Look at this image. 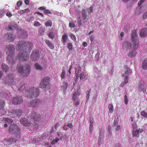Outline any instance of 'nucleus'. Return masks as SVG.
<instances>
[{
    "mask_svg": "<svg viewBox=\"0 0 147 147\" xmlns=\"http://www.w3.org/2000/svg\"><path fill=\"white\" fill-rule=\"evenodd\" d=\"M32 43L30 42H25L21 41L18 43L16 49L20 51L18 55L19 60L21 61H26L29 58V55L25 51L26 47L30 49L32 47Z\"/></svg>",
    "mask_w": 147,
    "mask_h": 147,
    "instance_id": "obj_1",
    "label": "nucleus"
},
{
    "mask_svg": "<svg viewBox=\"0 0 147 147\" xmlns=\"http://www.w3.org/2000/svg\"><path fill=\"white\" fill-rule=\"evenodd\" d=\"M138 36L136 30H133L131 36V40L133 44H131L127 40H125L123 44V49L125 51L131 49L136 50L139 44V41L137 39Z\"/></svg>",
    "mask_w": 147,
    "mask_h": 147,
    "instance_id": "obj_2",
    "label": "nucleus"
},
{
    "mask_svg": "<svg viewBox=\"0 0 147 147\" xmlns=\"http://www.w3.org/2000/svg\"><path fill=\"white\" fill-rule=\"evenodd\" d=\"M31 69V65L28 63H26L24 66L21 63H18L17 65L16 69L18 72L21 76L26 77L30 74Z\"/></svg>",
    "mask_w": 147,
    "mask_h": 147,
    "instance_id": "obj_3",
    "label": "nucleus"
},
{
    "mask_svg": "<svg viewBox=\"0 0 147 147\" xmlns=\"http://www.w3.org/2000/svg\"><path fill=\"white\" fill-rule=\"evenodd\" d=\"M26 94L27 97L35 98L39 95V91L37 88L31 87L27 89Z\"/></svg>",
    "mask_w": 147,
    "mask_h": 147,
    "instance_id": "obj_4",
    "label": "nucleus"
},
{
    "mask_svg": "<svg viewBox=\"0 0 147 147\" xmlns=\"http://www.w3.org/2000/svg\"><path fill=\"white\" fill-rule=\"evenodd\" d=\"M9 130L11 134H15L16 135V137L20 138V135L21 134L20 130L16 124H11L10 125L9 127Z\"/></svg>",
    "mask_w": 147,
    "mask_h": 147,
    "instance_id": "obj_5",
    "label": "nucleus"
},
{
    "mask_svg": "<svg viewBox=\"0 0 147 147\" xmlns=\"http://www.w3.org/2000/svg\"><path fill=\"white\" fill-rule=\"evenodd\" d=\"M29 119L32 121H39L41 118V116L37 112L33 111L30 114Z\"/></svg>",
    "mask_w": 147,
    "mask_h": 147,
    "instance_id": "obj_6",
    "label": "nucleus"
},
{
    "mask_svg": "<svg viewBox=\"0 0 147 147\" xmlns=\"http://www.w3.org/2000/svg\"><path fill=\"white\" fill-rule=\"evenodd\" d=\"M41 104L40 100L38 98H36L30 102L28 104V106L32 107L33 108H37Z\"/></svg>",
    "mask_w": 147,
    "mask_h": 147,
    "instance_id": "obj_7",
    "label": "nucleus"
},
{
    "mask_svg": "<svg viewBox=\"0 0 147 147\" xmlns=\"http://www.w3.org/2000/svg\"><path fill=\"white\" fill-rule=\"evenodd\" d=\"M40 56L39 51L37 50H33L32 53L30 58L33 61H36L39 59Z\"/></svg>",
    "mask_w": 147,
    "mask_h": 147,
    "instance_id": "obj_8",
    "label": "nucleus"
},
{
    "mask_svg": "<svg viewBox=\"0 0 147 147\" xmlns=\"http://www.w3.org/2000/svg\"><path fill=\"white\" fill-rule=\"evenodd\" d=\"M22 111L21 109L13 110L9 112V115L12 117L14 118L17 117H20L22 115Z\"/></svg>",
    "mask_w": 147,
    "mask_h": 147,
    "instance_id": "obj_9",
    "label": "nucleus"
},
{
    "mask_svg": "<svg viewBox=\"0 0 147 147\" xmlns=\"http://www.w3.org/2000/svg\"><path fill=\"white\" fill-rule=\"evenodd\" d=\"M15 50V47L12 45H7L5 49V51L6 53L8 55H13Z\"/></svg>",
    "mask_w": 147,
    "mask_h": 147,
    "instance_id": "obj_10",
    "label": "nucleus"
},
{
    "mask_svg": "<svg viewBox=\"0 0 147 147\" xmlns=\"http://www.w3.org/2000/svg\"><path fill=\"white\" fill-rule=\"evenodd\" d=\"M50 79L48 77H46L41 82L40 87L41 88H45L48 86L49 83Z\"/></svg>",
    "mask_w": 147,
    "mask_h": 147,
    "instance_id": "obj_11",
    "label": "nucleus"
},
{
    "mask_svg": "<svg viewBox=\"0 0 147 147\" xmlns=\"http://www.w3.org/2000/svg\"><path fill=\"white\" fill-rule=\"evenodd\" d=\"M27 84L24 82H20L18 85V90L20 92H24L26 90Z\"/></svg>",
    "mask_w": 147,
    "mask_h": 147,
    "instance_id": "obj_12",
    "label": "nucleus"
},
{
    "mask_svg": "<svg viewBox=\"0 0 147 147\" xmlns=\"http://www.w3.org/2000/svg\"><path fill=\"white\" fill-rule=\"evenodd\" d=\"M23 102V99L21 96H16L13 98L12 103L14 104H19Z\"/></svg>",
    "mask_w": 147,
    "mask_h": 147,
    "instance_id": "obj_13",
    "label": "nucleus"
},
{
    "mask_svg": "<svg viewBox=\"0 0 147 147\" xmlns=\"http://www.w3.org/2000/svg\"><path fill=\"white\" fill-rule=\"evenodd\" d=\"M7 60L9 64H11L12 65L15 64L16 62L13 55H8L7 59Z\"/></svg>",
    "mask_w": 147,
    "mask_h": 147,
    "instance_id": "obj_14",
    "label": "nucleus"
},
{
    "mask_svg": "<svg viewBox=\"0 0 147 147\" xmlns=\"http://www.w3.org/2000/svg\"><path fill=\"white\" fill-rule=\"evenodd\" d=\"M21 123L25 126H29L31 124V122L26 118H23L20 120Z\"/></svg>",
    "mask_w": 147,
    "mask_h": 147,
    "instance_id": "obj_15",
    "label": "nucleus"
},
{
    "mask_svg": "<svg viewBox=\"0 0 147 147\" xmlns=\"http://www.w3.org/2000/svg\"><path fill=\"white\" fill-rule=\"evenodd\" d=\"M16 141V140L15 138H11L9 139L4 140L3 142L5 145H8L15 143Z\"/></svg>",
    "mask_w": 147,
    "mask_h": 147,
    "instance_id": "obj_16",
    "label": "nucleus"
},
{
    "mask_svg": "<svg viewBox=\"0 0 147 147\" xmlns=\"http://www.w3.org/2000/svg\"><path fill=\"white\" fill-rule=\"evenodd\" d=\"M139 35L142 38H144L147 35V29L143 28L139 30Z\"/></svg>",
    "mask_w": 147,
    "mask_h": 147,
    "instance_id": "obj_17",
    "label": "nucleus"
},
{
    "mask_svg": "<svg viewBox=\"0 0 147 147\" xmlns=\"http://www.w3.org/2000/svg\"><path fill=\"white\" fill-rule=\"evenodd\" d=\"M138 88L139 92L143 91L144 93H145L146 90V86L144 85L143 84L141 83H140L139 84Z\"/></svg>",
    "mask_w": 147,
    "mask_h": 147,
    "instance_id": "obj_18",
    "label": "nucleus"
},
{
    "mask_svg": "<svg viewBox=\"0 0 147 147\" xmlns=\"http://www.w3.org/2000/svg\"><path fill=\"white\" fill-rule=\"evenodd\" d=\"M124 73L122 75V76L123 77L127 75H129L132 72V71L127 66H125V69L124 70Z\"/></svg>",
    "mask_w": 147,
    "mask_h": 147,
    "instance_id": "obj_19",
    "label": "nucleus"
},
{
    "mask_svg": "<svg viewBox=\"0 0 147 147\" xmlns=\"http://www.w3.org/2000/svg\"><path fill=\"white\" fill-rule=\"evenodd\" d=\"M6 37L7 40L9 42L13 41L15 38V36H13L12 34L7 33L6 34Z\"/></svg>",
    "mask_w": 147,
    "mask_h": 147,
    "instance_id": "obj_20",
    "label": "nucleus"
},
{
    "mask_svg": "<svg viewBox=\"0 0 147 147\" xmlns=\"http://www.w3.org/2000/svg\"><path fill=\"white\" fill-rule=\"evenodd\" d=\"M1 67L3 71L5 72H7L9 70V67L8 66L4 63L1 64Z\"/></svg>",
    "mask_w": 147,
    "mask_h": 147,
    "instance_id": "obj_21",
    "label": "nucleus"
},
{
    "mask_svg": "<svg viewBox=\"0 0 147 147\" xmlns=\"http://www.w3.org/2000/svg\"><path fill=\"white\" fill-rule=\"evenodd\" d=\"M124 81L123 82H122L121 83L120 86L123 87L125 84L129 82V77L127 76L126 75L124 76Z\"/></svg>",
    "mask_w": 147,
    "mask_h": 147,
    "instance_id": "obj_22",
    "label": "nucleus"
},
{
    "mask_svg": "<svg viewBox=\"0 0 147 147\" xmlns=\"http://www.w3.org/2000/svg\"><path fill=\"white\" fill-rule=\"evenodd\" d=\"M133 50L130 51L128 54V56L130 57H132L136 56L137 52L135 51L136 50L133 49Z\"/></svg>",
    "mask_w": 147,
    "mask_h": 147,
    "instance_id": "obj_23",
    "label": "nucleus"
},
{
    "mask_svg": "<svg viewBox=\"0 0 147 147\" xmlns=\"http://www.w3.org/2000/svg\"><path fill=\"white\" fill-rule=\"evenodd\" d=\"M80 94L79 92L77 91L75 92L73 94L72 97V100H76L79 99L78 96Z\"/></svg>",
    "mask_w": 147,
    "mask_h": 147,
    "instance_id": "obj_24",
    "label": "nucleus"
},
{
    "mask_svg": "<svg viewBox=\"0 0 147 147\" xmlns=\"http://www.w3.org/2000/svg\"><path fill=\"white\" fill-rule=\"evenodd\" d=\"M13 79V77L11 74H8L5 77V80L7 82H11Z\"/></svg>",
    "mask_w": 147,
    "mask_h": 147,
    "instance_id": "obj_25",
    "label": "nucleus"
},
{
    "mask_svg": "<svg viewBox=\"0 0 147 147\" xmlns=\"http://www.w3.org/2000/svg\"><path fill=\"white\" fill-rule=\"evenodd\" d=\"M81 72V70L80 67H79L76 68V78L78 79V78L80 77V74Z\"/></svg>",
    "mask_w": 147,
    "mask_h": 147,
    "instance_id": "obj_26",
    "label": "nucleus"
},
{
    "mask_svg": "<svg viewBox=\"0 0 147 147\" xmlns=\"http://www.w3.org/2000/svg\"><path fill=\"white\" fill-rule=\"evenodd\" d=\"M68 35L66 33H64L62 37V42L63 43L65 44L67 40Z\"/></svg>",
    "mask_w": 147,
    "mask_h": 147,
    "instance_id": "obj_27",
    "label": "nucleus"
},
{
    "mask_svg": "<svg viewBox=\"0 0 147 147\" xmlns=\"http://www.w3.org/2000/svg\"><path fill=\"white\" fill-rule=\"evenodd\" d=\"M88 76V74L86 72H82L80 74V79L81 80L87 79Z\"/></svg>",
    "mask_w": 147,
    "mask_h": 147,
    "instance_id": "obj_28",
    "label": "nucleus"
},
{
    "mask_svg": "<svg viewBox=\"0 0 147 147\" xmlns=\"http://www.w3.org/2000/svg\"><path fill=\"white\" fill-rule=\"evenodd\" d=\"M45 42L50 49H54V47L52 43L50 42L49 40H46Z\"/></svg>",
    "mask_w": 147,
    "mask_h": 147,
    "instance_id": "obj_29",
    "label": "nucleus"
},
{
    "mask_svg": "<svg viewBox=\"0 0 147 147\" xmlns=\"http://www.w3.org/2000/svg\"><path fill=\"white\" fill-rule=\"evenodd\" d=\"M142 67L145 70L147 69V58L145 59L143 61L142 64Z\"/></svg>",
    "mask_w": 147,
    "mask_h": 147,
    "instance_id": "obj_30",
    "label": "nucleus"
},
{
    "mask_svg": "<svg viewBox=\"0 0 147 147\" xmlns=\"http://www.w3.org/2000/svg\"><path fill=\"white\" fill-rule=\"evenodd\" d=\"M34 67L38 70H41L43 68L40 66L38 63H35L34 65Z\"/></svg>",
    "mask_w": 147,
    "mask_h": 147,
    "instance_id": "obj_31",
    "label": "nucleus"
},
{
    "mask_svg": "<svg viewBox=\"0 0 147 147\" xmlns=\"http://www.w3.org/2000/svg\"><path fill=\"white\" fill-rule=\"evenodd\" d=\"M45 29L42 27H41L39 28L38 34V35L40 36H42L43 35V34L45 31Z\"/></svg>",
    "mask_w": 147,
    "mask_h": 147,
    "instance_id": "obj_32",
    "label": "nucleus"
},
{
    "mask_svg": "<svg viewBox=\"0 0 147 147\" xmlns=\"http://www.w3.org/2000/svg\"><path fill=\"white\" fill-rule=\"evenodd\" d=\"M5 105V102L3 100H0V110L3 109Z\"/></svg>",
    "mask_w": 147,
    "mask_h": 147,
    "instance_id": "obj_33",
    "label": "nucleus"
},
{
    "mask_svg": "<svg viewBox=\"0 0 147 147\" xmlns=\"http://www.w3.org/2000/svg\"><path fill=\"white\" fill-rule=\"evenodd\" d=\"M108 109L110 113H113L114 110L113 105L111 104H109L108 105Z\"/></svg>",
    "mask_w": 147,
    "mask_h": 147,
    "instance_id": "obj_34",
    "label": "nucleus"
},
{
    "mask_svg": "<svg viewBox=\"0 0 147 147\" xmlns=\"http://www.w3.org/2000/svg\"><path fill=\"white\" fill-rule=\"evenodd\" d=\"M82 18L84 20H85L87 17V13L86 12L85 9H83L82 11Z\"/></svg>",
    "mask_w": 147,
    "mask_h": 147,
    "instance_id": "obj_35",
    "label": "nucleus"
},
{
    "mask_svg": "<svg viewBox=\"0 0 147 147\" xmlns=\"http://www.w3.org/2000/svg\"><path fill=\"white\" fill-rule=\"evenodd\" d=\"M30 11V9L29 8H27L24 10H20L19 11V13L20 14H24L27 12Z\"/></svg>",
    "mask_w": 147,
    "mask_h": 147,
    "instance_id": "obj_36",
    "label": "nucleus"
},
{
    "mask_svg": "<svg viewBox=\"0 0 147 147\" xmlns=\"http://www.w3.org/2000/svg\"><path fill=\"white\" fill-rule=\"evenodd\" d=\"M3 120L6 122H7L9 124L11 123L13 121L12 120L8 118H4Z\"/></svg>",
    "mask_w": 147,
    "mask_h": 147,
    "instance_id": "obj_37",
    "label": "nucleus"
},
{
    "mask_svg": "<svg viewBox=\"0 0 147 147\" xmlns=\"http://www.w3.org/2000/svg\"><path fill=\"white\" fill-rule=\"evenodd\" d=\"M49 37L51 39H53L55 36V33L54 32H49Z\"/></svg>",
    "mask_w": 147,
    "mask_h": 147,
    "instance_id": "obj_38",
    "label": "nucleus"
},
{
    "mask_svg": "<svg viewBox=\"0 0 147 147\" xmlns=\"http://www.w3.org/2000/svg\"><path fill=\"white\" fill-rule=\"evenodd\" d=\"M59 140V138H56L55 139L53 140L51 142V144H53L56 143Z\"/></svg>",
    "mask_w": 147,
    "mask_h": 147,
    "instance_id": "obj_39",
    "label": "nucleus"
},
{
    "mask_svg": "<svg viewBox=\"0 0 147 147\" xmlns=\"http://www.w3.org/2000/svg\"><path fill=\"white\" fill-rule=\"evenodd\" d=\"M45 25L46 26H51L52 25V22L50 20L47 21L45 23Z\"/></svg>",
    "mask_w": 147,
    "mask_h": 147,
    "instance_id": "obj_40",
    "label": "nucleus"
},
{
    "mask_svg": "<svg viewBox=\"0 0 147 147\" xmlns=\"http://www.w3.org/2000/svg\"><path fill=\"white\" fill-rule=\"evenodd\" d=\"M138 131L137 130L134 131L133 132V136L138 137Z\"/></svg>",
    "mask_w": 147,
    "mask_h": 147,
    "instance_id": "obj_41",
    "label": "nucleus"
},
{
    "mask_svg": "<svg viewBox=\"0 0 147 147\" xmlns=\"http://www.w3.org/2000/svg\"><path fill=\"white\" fill-rule=\"evenodd\" d=\"M65 71L64 70H63L61 75V80L64 78H65Z\"/></svg>",
    "mask_w": 147,
    "mask_h": 147,
    "instance_id": "obj_42",
    "label": "nucleus"
},
{
    "mask_svg": "<svg viewBox=\"0 0 147 147\" xmlns=\"http://www.w3.org/2000/svg\"><path fill=\"white\" fill-rule=\"evenodd\" d=\"M140 115L142 116L147 118V113L144 111H143L141 112Z\"/></svg>",
    "mask_w": 147,
    "mask_h": 147,
    "instance_id": "obj_43",
    "label": "nucleus"
},
{
    "mask_svg": "<svg viewBox=\"0 0 147 147\" xmlns=\"http://www.w3.org/2000/svg\"><path fill=\"white\" fill-rule=\"evenodd\" d=\"M119 121V119L118 117V116H117V117L116 118H115L114 121V126H117L118 124V121Z\"/></svg>",
    "mask_w": 147,
    "mask_h": 147,
    "instance_id": "obj_44",
    "label": "nucleus"
},
{
    "mask_svg": "<svg viewBox=\"0 0 147 147\" xmlns=\"http://www.w3.org/2000/svg\"><path fill=\"white\" fill-rule=\"evenodd\" d=\"M128 99L127 96L125 95L124 96V102L125 104L127 105L128 103Z\"/></svg>",
    "mask_w": 147,
    "mask_h": 147,
    "instance_id": "obj_45",
    "label": "nucleus"
},
{
    "mask_svg": "<svg viewBox=\"0 0 147 147\" xmlns=\"http://www.w3.org/2000/svg\"><path fill=\"white\" fill-rule=\"evenodd\" d=\"M16 26H11V25H8V27L9 30H13L14 29H16L17 28V25H16Z\"/></svg>",
    "mask_w": 147,
    "mask_h": 147,
    "instance_id": "obj_46",
    "label": "nucleus"
},
{
    "mask_svg": "<svg viewBox=\"0 0 147 147\" xmlns=\"http://www.w3.org/2000/svg\"><path fill=\"white\" fill-rule=\"evenodd\" d=\"M70 37L71 39L74 41H76V39L75 36L73 34H71L70 35Z\"/></svg>",
    "mask_w": 147,
    "mask_h": 147,
    "instance_id": "obj_47",
    "label": "nucleus"
},
{
    "mask_svg": "<svg viewBox=\"0 0 147 147\" xmlns=\"http://www.w3.org/2000/svg\"><path fill=\"white\" fill-rule=\"evenodd\" d=\"M146 0H140L138 2V5L139 7H141V5Z\"/></svg>",
    "mask_w": 147,
    "mask_h": 147,
    "instance_id": "obj_48",
    "label": "nucleus"
},
{
    "mask_svg": "<svg viewBox=\"0 0 147 147\" xmlns=\"http://www.w3.org/2000/svg\"><path fill=\"white\" fill-rule=\"evenodd\" d=\"M88 13H92L93 11V7L91 6L88 9Z\"/></svg>",
    "mask_w": 147,
    "mask_h": 147,
    "instance_id": "obj_49",
    "label": "nucleus"
},
{
    "mask_svg": "<svg viewBox=\"0 0 147 147\" xmlns=\"http://www.w3.org/2000/svg\"><path fill=\"white\" fill-rule=\"evenodd\" d=\"M44 13L47 14H51V11L48 9H45L44 11Z\"/></svg>",
    "mask_w": 147,
    "mask_h": 147,
    "instance_id": "obj_50",
    "label": "nucleus"
},
{
    "mask_svg": "<svg viewBox=\"0 0 147 147\" xmlns=\"http://www.w3.org/2000/svg\"><path fill=\"white\" fill-rule=\"evenodd\" d=\"M67 47L68 49L70 50H71L72 49V45L71 43H69L67 45Z\"/></svg>",
    "mask_w": 147,
    "mask_h": 147,
    "instance_id": "obj_51",
    "label": "nucleus"
},
{
    "mask_svg": "<svg viewBox=\"0 0 147 147\" xmlns=\"http://www.w3.org/2000/svg\"><path fill=\"white\" fill-rule=\"evenodd\" d=\"M74 101V103L75 105L78 106L79 105L80 100H73Z\"/></svg>",
    "mask_w": 147,
    "mask_h": 147,
    "instance_id": "obj_52",
    "label": "nucleus"
},
{
    "mask_svg": "<svg viewBox=\"0 0 147 147\" xmlns=\"http://www.w3.org/2000/svg\"><path fill=\"white\" fill-rule=\"evenodd\" d=\"M22 2L21 1H18L17 3V6L18 7H20L22 5Z\"/></svg>",
    "mask_w": 147,
    "mask_h": 147,
    "instance_id": "obj_53",
    "label": "nucleus"
},
{
    "mask_svg": "<svg viewBox=\"0 0 147 147\" xmlns=\"http://www.w3.org/2000/svg\"><path fill=\"white\" fill-rule=\"evenodd\" d=\"M102 137H99L98 139V145H100L102 143Z\"/></svg>",
    "mask_w": 147,
    "mask_h": 147,
    "instance_id": "obj_54",
    "label": "nucleus"
},
{
    "mask_svg": "<svg viewBox=\"0 0 147 147\" xmlns=\"http://www.w3.org/2000/svg\"><path fill=\"white\" fill-rule=\"evenodd\" d=\"M81 19L80 17H78V25L80 26L82 25L81 23Z\"/></svg>",
    "mask_w": 147,
    "mask_h": 147,
    "instance_id": "obj_55",
    "label": "nucleus"
},
{
    "mask_svg": "<svg viewBox=\"0 0 147 147\" xmlns=\"http://www.w3.org/2000/svg\"><path fill=\"white\" fill-rule=\"evenodd\" d=\"M90 94V91H88L86 92V94L87 95V96H86V98L87 99H88L89 98Z\"/></svg>",
    "mask_w": 147,
    "mask_h": 147,
    "instance_id": "obj_56",
    "label": "nucleus"
},
{
    "mask_svg": "<svg viewBox=\"0 0 147 147\" xmlns=\"http://www.w3.org/2000/svg\"><path fill=\"white\" fill-rule=\"evenodd\" d=\"M67 126L70 128H71L73 127L72 123H68L67 125Z\"/></svg>",
    "mask_w": 147,
    "mask_h": 147,
    "instance_id": "obj_57",
    "label": "nucleus"
},
{
    "mask_svg": "<svg viewBox=\"0 0 147 147\" xmlns=\"http://www.w3.org/2000/svg\"><path fill=\"white\" fill-rule=\"evenodd\" d=\"M108 128L109 133L110 135H111L112 133L111 127L110 126H108Z\"/></svg>",
    "mask_w": 147,
    "mask_h": 147,
    "instance_id": "obj_58",
    "label": "nucleus"
},
{
    "mask_svg": "<svg viewBox=\"0 0 147 147\" xmlns=\"http://www.w3.org/2000/svg\"><path fill=\"white\" fill-rule=\"evenodd\" d=\"M142 18L143 19L147 18V11L144 13L143 15Z\"/></svg>",
    "mask_w": 147,
    "mask_h": 147,
    "instance_id": "obj_59",
    "label": "nucleus"
},
{
    "mask_svg": "<svg viewBox=\"0 0 147 147\" xmlns=\"http://www.w3.org/2000/svg\"><path fill=\"white\" fill-rule=\"evenodd\" d=\"M69 27L71 28H74L75 26V25L72 23H69Z\"/></svg>",
    "mask_w": 147,
    "mask_h": 147,
    "instance_id": "obj_60",
    "label": "nucleus"
},
{
    "mask_svg": "<svg viewBox=\"0 0 147 147\" xmlns=\"http://www.w3.org/2000/svg\"><path fill=\"white\" fill-rule=\"evenodd\" d=\"M34 25L35 26H39L40 25V24L38 22H35Z\"/></svg>",
    "mask_w": 147,
    "mask_h": 147,
    "instance_id": "obj_61",
    "label": "nucleus"
},
{
    "mask_svg": "<svg viewBox=\"0 0 147 147\" xmlns=\"http://www.w3.org/2000/svg\"><path fill=\"white\" fill-rule=\"evenodd\" d=\"M6 15L9 17H11L12 16V14L10 12H7L6 13Z\"/></svg>",
    "mask_w": 147,
    "mask_h": 147,
    "instance_id": "obj_62",
    "label": "nucleus"
},
{
    "mask_svg": "<svg viewBox=\"0 0 147 147\" xmlns=\"http://www.w3.org/2000/svg\"><path fill=\"white\" fill-rule=\"evenodd\" d=\"M93 122L92 121H90V126L89 127V129H90L91 127H93Z\"/></svg>",
    "mask_w": 147,
    "mask_h": 147,
    "instance_id": "obj_63",
    "label": "nucleus"
},
{
    "mask_svg": "<svg viewBox=\"0 0 147 147\" xmlns=\"http://www.w3.org/2000/svg\"><path fill=\"white\" fill-rule=\"evenodd\" d=\"M67 125H64L63 126V128L64 130H67L68 128L67 127Z\"/></svg>",
    "mask_w": 147,
    "mask_h": 147,
    "instance_id": "obj_64",
    "label": "nucleus"
}]
</instances>
